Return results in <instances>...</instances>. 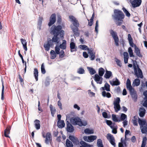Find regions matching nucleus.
I'll return each mask as SVG.
<instances>
[{
	"label": "nucleus",
	"mask_w": 147,
	"mask_h": 147,
	"mask_svg": "<svg viewBox=\"0 0 147 147\" xmlns=\"http://www.w3.org/2000/svg\"><path fill=\"white\" fill-rule=\"evenodd\" d=\"M133 68L134 75L137 77L138 78H136L134 80L133 82L132 85L134 86H137L140 85V80L138 78H143V73L138 65H137L136 66V65L134 64L133 65Z\"/></svg>",
	"instance_id": "f257e3e1"
},
{
	"label": "nucleus",
	"mask_w": 147,
	"mask_h": 147,
	"mask_svg": "<svg viewBox=\"0 0 147 147\" xmlns=\"http://www.w3.org/2000/svg\"><path fill=\"white\" fill-rule=\"evenodd\" d=\"M114 13L112 17L116 24L118 26L121 25L125 17L124 14L121 11L117 9H115Z\"/></svg>",
	"instance_id": "f03ea898"
},
{
	"label": "nucleus",
	"mask_w": 147,
	"mask_h": 147,
	"mask_svg": "<svg viewBox=\"0 0 147 147\" xmlns=\"http://www.w3.org/2000/svg\"><path fill=\"white\" fill-rule=\"evenodd\" d=\"M70 21L72 23L73 26H71V28L76 36H78L80 35L78 32V27L79 26V24L77 20L73 16H69Z\"/></svg>",
	"instance_id": "7ed1b4c3"
},
{
	"label": "nucleus",
	"mask_w": 147,
	"mask_h": 147,
	"mask_svg": "<svg viewBox=\"0 0 147 147\" xmlns=\"http://www.w3.org/2000/svg\"><path fill=\"white\" fill-rule=\"evenodd\" d=\"M57 36H58L54 35L51 40H48L47 42L44 44V47L46 51H48L49 50L50 47L53 45V42H56L57 44L58 43L59 38Z\"/></svg>",
	"instance_id": "20e7f679"
},
{
	"label": "nucleus",
	"mask_w": 147,
	"mask_h": 147,
	"mask_svg": "<svg viewBox=\"0 0 147 147\" xmlns=\"http://www.w3.org/2000/svg\"><path fill=\"white\" fill-rule=\"evenodd\" d=\"M62 26H56L55 25H53L51 28V32L55 36H58L59 34H60L61 37H63L64 34V31L61 30Z\"/></svg>",
	"instance_id": "39448f33"
},
{
	"label": "nucleus",
	"mask_w": 147,
	"mask_h": 147,
	"mask_svg": "<svg viewBox=\"0 0 147 147\" xmlns=\"http://www.w3.org/2000/svg\"><path fill=\"white\" fill-rule=\"evenodd\" d=\"M110 32L114 40L115 45L117 46H118L119 45V39L117 35V33L116 32H114L113 30H110Z\"/></svg>",
	"instance_id": "423d86ee"
},
{
	"label": "nucleus",
	"mask_w": 147,
	"mask_h": 147,
	"mask_svg": "<svg viewBox=\"0 0 147 147\" xmlns=\"http://www.w3.org/2000/svg\"><path fill=\"white\" fill-rule=\"evenodd\" d=\"M107 138L114 147H116V144L115 142V139L113 135L109 133L107 134Z\"/></svg>",
	"instance_id": "0eeeda50"
},
{
	"label": "nucleus",
	"mask_w": 147,
	"mask_h": 147,
	"mask_svg": "<svg viewBox=\"0 0 147 147\" xmlns=\"http://www.w3.org/2000/svg\"><path fill=\"white\" fill-rule=\"evenodd\" d=\"M70 121L74 125H77L80 126L82 125L81 120L79 117H76L73 119H71Z\"/></svg>",
	"instance_id": "6e6552de"
},
{
	"label": "nucleus",
	"mask_w": 147,
	"mask_h": 147,
	"mask_svg": "<svg viewBox=\"0 0 147 147\" xmlns=\"http://www.w3.org/2000/svg\"><path fill=\"white\" fill-rule=\"evenodd\" d=\"M97 136H84L83 139L86 141L89 142H92L96 139Z\"/></svg>",
	"instance_id": "1a4fd4ad"
},
{
	"label": "nucleus",
	"mask_w": 147,
	"mask_h": 147,
	"mask_svg": "<svg viewBox=\"0 0 147 147\" xmlns=\"http://www.w3.org/2000/svg\"><path fill=\"white\" fill-rule=\"evenodd\" d=\"M56 21V15L54 13L52 14L50 17L49 22L48 24L49 26L53 25Z\"/></svg>",
	"instance_id": "9d476101"
},
{
	"label": "nucleus",
	"mask_w": 147,
	"mask_h": 147,
	"mask_svg": "<svg viewBox=\"0 0 147 147\" xmlns=\"http://www.w3.org/2000/svg\"><path fill=\"white\" fill-rule=\"evenodd\" d=\"M127 138H125L124 140L123 139V138H121V142H119L118 144V147H127Z\"/></svg>",
	"instance_id": "9b49d317"
},
{
	"label": "nucleus",
	"mask_w": 147,
	"mask_h": 147,
	"mask_svg": "<svg viewBox=\"0 0 147 147\" xmlns=\"http://www.w3.org/2000/svg\"><path fill=\"white\" fill-rule=\"evenodd\" d=\"M141 0H134L133 1H130L132 7H139L141 4Z\"/></svg>",
	"instance_id": "f8f14e48"
},
{
	"label": "nucleus",
	"mask_w": 147,
	"mask_h": 147,
	"mask_svg": "<svg viewBox=\"0 0 147 147\" xmlns=\"http://www.w3.org/2000/svg\"><path fill=\"white\" fill-rule=\"evenodd\" d=\"M97 74L95 75L94 80L97 83L101 84L102 83V78Z\"/></svg>",
	"instance_id": "ddd939ff"
},
{
	"label": "nucleus",
	"mask_w": 147,
	"mask_h": 147,
	"mask_svg": "<svg viewBox=\"0 0 147 147\" xmlns=\"http://www.w3.org/2000/svg\"><path fill=\"white\" fill-rule=\"evenodd\" d=\"M110 84L112 86H118L120 84V82L117 78L115 79H113L112 81H109Z\"/></svg>",
	"instance_id": "4468645a"
},
{
	"label": "nucleus",
	"mask_w": 147,
	"mask_h": 147,
	"mask_svg": "<svg viewBox=\"0 0 147 147\" xmlns=\"http://www.w3.org/2000/svg\"><path fill=\"white\" fill-rule=\"evenodd\" d=\"M66 124L67 131L69 132H73L74 130L73 127L68 121H67Z\"/></svg>",
	"instance_id": "2eb2a0df"
},
{
	"label": "nucleus",
	"mask_w": 147,
	"mask_h": 147,
	"mask_svg": "<svg viewBox=\"0 0 147 147\" xmlns=\"http://www.w3.org/2000/svg\"><path fill=\"white\" fill-rule=\"evenodd\" d=\"M88 53L89 54V57L91 60H93L95 58V53L92 50H90L88 51Z\"/></svg>",
	"instance_id": "dca6fc26"
},
{
	"label": "nucleus",
	"mask_w": 147,
	"mask_h": 147,
	"mask_svg": "<svg viewBox=\"0 0 147 147\" xmlns=\"http://www.w3.org/2000/svg\"><path fill=\"white\" fill-rule=\"evenodd\" d=\"M51 134L49 132H47L46 134L45 142L47 144H49V142L51 140Z\"/></svg>",
	"instance_id": "f3484780"
},
{
	"label": "nucleus",
	"mask_w": 147,
	"mask_h": 147,
	"mask_svg": "<svg viewBox=\"0 0 147 147\" xmlns=\"http://www.w3.org/2000/svg\"><path fill=\"white\" fill-rule=\"evenodd\" d=\"M70 48L71 52H72L74 51H77V48L76 47L75 44L73 42H71L70 43Z\"/></svg>",
	"instance_id": "a211bd4d"
},
{
	"label": "nucleus",
	"mask_w": 147,
	"mask_h": 147,
	"mask_svg": "<svg viewBox=\"0 0 147 147\" xmlns=\"http://www.w3.org/2000/svg\"><path fill=\"white\" fill-rule=\"evenodd\" d=\"M134 52L138 56L140 57H142V55L140 53V50L137 47L136 45H135Z\"/></svg>",
	"instance_id": "6ab92c4d"
},
{
	"label": "nucleus",
	"mask_w": 147,
	"mask_h": 147,
	"mask_svg": "<svg viewBox=\"0 0 147 147\" xmlns=\"http://www.w3.org/2000/svg\"><path fill=\"white\" fill-rule=\"evenodd\" d=\"M112 76V73L111 71L107 70L106 71V73L104 76V77L106 79H109Z\"/></svg>",
	"instance_id": "aec40b11"
},
{
	"label": "nucleus",
	"mask_w": 147,
	"mask_h": 147,
	"mask_svg": "<svg viewBox=\"0 0 147 147\" xmlns=\"http://www.w3.org/2000/svg\"><path fill=\"white\" fill-rule=\"evenodd\" d=\"M34 125L36 129L38 130L40 128V122L39 120L36 119L34 121Z\"/></svg>",
	"instance_id": "412c9836"
},
{
	"label": "nucleus",
	"mask_w": 147,
	"mask_h": 147,
	"mask_svg": "<svg viewBox=\"0 0 147 147\" xmlns=\"http://www.w3.org/2000/svg\"><path fill=\"white\" fill-rule=\"evenodd\" d=\"M142 134H147V123L140 128Z\"/></svg>",
	"instance_id": "4be33fe9"
},
{
	"label": "nucleus",
	"mask_w": 147,
	"mask_h": 147,
	"mask_svg": "<svg viewBox=\"0 0 147 147\" xmlns=\"http://www.w3.org/2000/svg\"><path fill=\"white\" fill-rule=\"evenodd\" d=\"M23 45V47L25 51L27 50V42L25 40L23 39H20Z\"/></svg>",
	"instance_id": "5701e85b"
},
{
	"label": "nucleus",
	"mask_w": 147,
	"mask_h": 147,
	"mask_svg": "<svg viewBox=\"0 0 147 147\" xmlns=\"http://www.w3.org/2000/svg\"><path fill=\"white\" fill-rule=\"evenodd\" d=\"M65 124L63 120L58 121L57 123V125L59 128H62L65 126Z\"/></svg>",
	"instance_id": "b1692460"
},
{
	"label": "nucleus",
	"mask_w": 147,
	"mask_h": 147,
	"mask_svg": "<svg viewBox=\"0 0 147 147\" xmlns=\"http://www.w3.org/2000/svg\"><path fill=\"white\" fill-rule=\"evenodd\" d=\"M69 138L74 144H77L78 142V139L73 136H69Z\"/></svg>",
	"instance_id": "393cba45"
},
{
	"label": "nucleus",
	"mask_w": 147,
	"mask_h": 147,
	"mask_svg": "<svg viewBox=\"0 0 147 147\" xmlns=\"http://www.w3.org/2000/svg\"><path fill=\"white\" fill-rule=\"evenodd\" d=\"M110 87L109 85L106 83L105 84L104 87H101L100 89H102L103 90H105L107 91H110Z\"/></svg>",
	"instance_id": "a878e982"
},
{
	"label": "nucleus",
	"mask_w": 147,
	"mask_h": 147,
	"mask_svg": "<svg viewBox=\"0 0 147 147\" xmlns=\"http://www.w3.org/2000/svg\"><path fill=\"white\" fill-rule=\"evenodd\" d=\"M140 113L139 115L141 117H143L146 112V110L144 108H141L139 109Z\"/></svg>",
	"instance_id": "bb28decb"
},
{
	"label": "nucleus",
	"mask_w": 147,
	"mask_h": 147,
	"mask_svg": "<svg viewBox=\"0 0 147 147\" xmlns=\"http://www.w3.org/2000/svg\"><path fill=\"white\" fill-rule=\"evenodd\" d=\"M60 48L63 50L65 49L66 48V42L65 40H63L62 44L59 46Z\"/></svg>",
	"instance_id": "cd10ccee"
},
{
	"label": "nucleus",
	"mask_w": 147,
	"mask_h": 147,
	"mask_svg": "<svg viewBox=\"0 0 147 147\" xmlns=\"http://www.w3.org/2000/svg\"><path fill=\"white\" fill-rule=\"evenodd\" d=\"M112 119L115 122H120L121 121L120 119L116 117V115L114 114H112Z\"/></svg>",
	"instance_id": "c85d7f7f"
},
{
	"label": "nucleus",
	"mask_w": 147,
	"mask_h": 147,
	"mask_svg": "<svg viewBox=\"0 0 147 147\" xmlns=\"http://www.w3.org/2000/svg\"><path fill=\"white\" fill-rule=\"evenodd\" d=\"M10 128V127H7L4 131V136L6 137H9L8 134L9 133Z\"/></svg>",
	"instance_id": "c756f323"
},
{
	"label": "nucleus",
	"mask_w": 147,
	"mask_h": 147,
	"mask_svg": "<svg viewBox=\"0 0 147 147\" xmlns=\"http://www.w3.org/2000/svg\"><path fill=\"white\" fill-rule=\"evenodd\" d=\"M102 96L104 97H107L108 98H110L111 95L109 92H106L105 91H103L102 93Z\"/></svg>",
	"instance_id": "7c9ffc66"
},
{
	"label": "nucleus",
	"mask_w": 147,
	"mask_h": 147,
	"mask_svg": "<svg viewBox=\"0 0 147 147\" xmlns=\"http://www.w3.org/2000/svg\"><path fill=\"white\" fill-rule=\"evenodd\" d=\"M34 75L36 81H37L38 80V69L36 68H34Z\"/></svg>",
	"instance_id": "2f4dec72"
},
{
	"label": "nucleus",
	"mask_w": 147,
	"mask_h": 147,
	"mask_svg": "<svg viewBox=\"0 0 147 147\" xmlns=\"http://www.w3.org/2000/svg\"><path fill=\"white\" fill-rule=\"evenodd\" d=\"M81 146L80 147H91V145L87 144L85 142L82 141L80 142Z\"/></svg>",
	"instance_id": "473e14b6"
},
{
	"label": "nucleus",
	"mask_w": 147,
	"mask_h": 147,
	"mask_svg": "<svg viewBox=\"0 0 147 147\" xmlns=\"http://www.w3.org/2000/svg\"><path fill=\"white\" fill-rule=\"evenodd\" d=\"M84 132L86 134H90L94 133V130L92 129L88 128L84 130Z\"/></svg>",
	"instance_id": "72a5a7b5"
},
{
	"label": "nucleus",
	"mask_w": 147,
	"mask_h": 147,
	"mask_svg": "<svg viewBox=\"0 0 147 147\" xmlns=\"http://www.w3.org/2000/svg\"><path fill=\"white\" fill-rule=\"evenodd\" d=\"M56 53L54 50H51L50 52L51 58L52 59L55 58L56 57Z\"/></svg>",
	"instance_id": "f704fd0d"
},
{
	"label": "nucleus",
	"mask_w": 147,
	"mask_h": 147,
	"mask_svg": "<svg viewBox=\"0 0 147 147\" xmlns=\"http://www.w3.org/2000/svg\"><path fill=\"white\" fill-rule=\"evenodd\" d=\"M79 47L81 49L87 50L88 51L90 50L89 48L86 45H80L79 46Z\"/></svg>",
	"instance_id": "c9c22d12"
},
{
	"label": "nucleus",
	"mask_w": 147,
	"mask_h": 147,
	"mask_svg": "<svg viewBox=\"0 0 147 147\" xmlns=\"http://www.w3.org/2000/svg\"><path fill=\"white\" fill-rule=\"evenodd\" d=\"M138 123L140 125V128L141 127V126L142 127L144 125H145V124H146V123H147L145 120H142L140 118L138 119Z\"/></svg>",
	"instance_id": "e433bc0d"
},
{
	"label": "nucleus",
	"mask_w": 147,
	"mask_h": 147,
	"mask_svg": "<svg viewBox=\"0 0 147 147\" xmlns=\"http://www.w3.org/2000/svg\"><path fill=\"white\" fill-rule=\"evenodd\" d=\"M105 72L104 69L102 68H100L98 69V74L100 76H102Z\"/></svg>",
	"instance_id": "4c0bfd02"
},
{
	"label": "nucleus",
	"mask_w": 147,
	"mask_h": 147,
	"mask_svg": "<svg viewBox=\"0 0 147 147\" xmlns=\"http://www.w3.org/2000/svg\"><path fill=\"white\" fill-rule=\"evenodd\" d=\"M66 147H73V145L72 142L68 139H67L66 142Z\"/></svg>",
	"instance_id": "58836bf2"
},
{
	"label": "nucleus",
	"mask_w": 147,
	"mask_h": 147,
	"mask_svg": "<svg viewBox=\"0 0 147 147\" xmlns=\"http://www.w3.org/2000/svg\"><path fill=\"white\" fill-rule=\"evenodd\" d=\"M87 68L89 70L90 74L93 75L96 73L95 70L92 67H87Z\"/></svg>",
	"instance_id": "ea45409f"
},
{
	"label": "nucleus",
	"mask_w": 147,
	"mask_h": 147,
	"mask_svg": "<svg viewBox=\"0 0 147 147\" xmlns=\"http://www.w3.org/2000/svg\"><path fill=\"white\" fill-rule=\"evenodd\" d=\"M114 107L115 110V111L116 112H117L120 109V106L119 104H114Z\"/></svg>",
	"instance_id": "a19ab883"
},
{
	"label": "nucleus",
	"mask_w": 147,
	"mask_h": 147,
	"mask_svg": "<svg viewBox=\"0 0 147 147\" xmlns=\"http://www.w3.org/2000/svg\"><path fill=\"white\" fill-rule=\"evenodd\" d=\"M97 145L98 147H103L102 141L101 139H100L97 140Z\"/></svg>",
	"instance_id": "79ce46f5"
},
{
	"label": "nucleus",
	"mask_w": 147,
	"mask_h": 147,
	"mask_svg": "<svg viewBox=\"0 0 147 147\" xmlns=\"http://www.w3.org/2000/svg\"><path fill=\"white\" fill-rule=\"evenodd\" d=\"M132 123L134 125L138 126V119L136 116H134L132 120Z\"/></svg>",
	"instance_id": "37998d69"
},
{
	"label": "nucleus",
	"mask_w": 147,
	"mask_h": 147,
	"mask_svg": "<svg viewBox=\"0 0 147 147\" xmlns=\"http://www.w3.org/2000/svg\"><path fill=\"white\" fill-rule=\"evenodd\" d=\"M127 88L129 90L130 95L136 92V91L135 90L134 88H132V86Z\"/></svg>",
	"instance_id": "c03bdc74"
},
{
	"label": "nucleus",
	"mask_w": 147,
	"mask_h": 147,
	"mask_svg": "<svg viewBox=\"0 0 147 147\" xmlns=\"http://www.w3.org/2000/svg\"><path fill=\"white\" fill-rule=\"evenodd\" d=\"M128 51L129 53V56L130 57H132L134 56L133 55V50L131 47H129V48Z\"/></svg>",
	"instance_id": "a18cd8bd"
},
{
	"label": "nucleus",
	"mask_w": 147,
	"mask_h": 147,
	"mask_svg": "<svg viewBox=\"0 0 147 147\" xmlns=\"http://www.w3.org/2000/svg\"><path fill=\"white\" fill-rule=\"evenodd\" d=\"M127 115L124 113H122L121 115L120 120L121 121H124L127 119Z\"/></svg>",
	"instance_id": "49530a36"
},
{
	"label": "nucleus",
	"mask_w": 147,
	"mask_h": 147,
	"mask_svg": "<svg viewBox=\"0 0 147 147\" xmlns=\"http://www.w3.org/2000/svg\"><path fill=\"white\" fill-rule=\"evenodd\" d=\"M60 47L59 46L57 45L55 48V52L57 54L60 53Z\"/></svg>",
	"instance_id": "de8ad7c7"
},
{
	"label": "nucleus",
	"mask_w": 147,
	"mask_h": 147,
	"mask_svg": "<svg viewBox=\"0 0 147 147\" xmlns=\"http://www.w3.org/2000/svg\"><path fill=\"white\" fill-rule=\"evenodd\" d=\"M122 9L124 13H125L126 16L128 17H129L130 16V14L127 10L124 7Z\"/></svg>",
	"instance_id": "09e8293b"
},
{
	"label": "nucleus",
	"mask_w": 147,
	"mask_h": 147,
	"mask_svg": "<svg viewBox=\"0 0 147 147\" xmlns=\"http://www.w3.org/2000/svg\"><path fill=\"white\" fill-rule=\"evenodd\" d=\"M41 69L42 73L43 74H45L46 73V71L45 69L44 64L43 63H42L41 65Z\"/></svg>",
	"instance_id": "8fccbe9b"
},
{
	"label": "nucleus",
	"mask_w": 147,
	"mask_h": 147,
	"mask_svg": "<svg viewBox=\"0 0 147 147\" xmlns=\"http://www.w3.org/2000/svg\"><path fill=\"white\" fill-rule=\"evenodd\" d=\"M131 95L134 100V101H136L137 99V96L136 92L132 94H131Z\"/></svg>",
	"instance_id": "3c124183"
},
{
	"label": "nucleus",
	"mask_w": 147,
	"mask_h": 147,
	"mask_svg": "<svg viewBox=\"0 0 147 147\" xmlns=\"http://www.w3.org/2000/svg\"><path fill=\"white\" fill-rule=\"evenodd\" d=\"M126 85L127 88H128L129 87L132 86L131 85L130 81L129 78H128L127 80L126 83Z\"/></svg>",
	"instance_id": "603ef678"
},
{
	"label": "nucleus",
	"mask_w": 147,
	"mask_h": 147,
	"mask_svg": "<svg viewBox=\"0 0 147 147\" xmlns=\"http://www.w3.org/2000/svg\"><path fill=\"white\" fill-rule=\"evenodd\" d=\"M77 72L80 74H83L84 73V70L83 68H80L78 70Z\"/></svg>",
	"instance_id": "864d4df0"
},
{
	"label": "nucleus",
	"mask_w": 147,
	"mask_h": 147,
	"mask_svg": "<svg viewBox=\"0 0 147 147\" xmlns=\"http://www.w3.org/2000/svg\"><path fill=\"white\" fill-rule=\"evenodd\" d=\"M59 54V57L60 58H63L65 56L64 51L63 50H61L60 52V53Z\"/></svg>",
	"instance_id": "5fc2aeb1"
},
{
	"label": "nucleus",
	"mask_w": 147,
	"mask_h": 147,
	"mask_svg": "<svg viewBox=\"0 0 147 147\" xmlns=\"http://www.w3.org/2000/svg\"><path fill=\"white\" fill-rule=\"evenodd\" d=\"M120 98L119 97H117L115 101L114 102L113 104H119V103L120 102Z\"/></svg>",
	"instance_id": "6e6d98bb"
},
{
	"label": "nucleus",
	"mask_w": 147,
	"mask_h": 147,
	"mask_svg": "<svg viewBox=\"0 0 147 147\" xmlns=\"http://www.w3.org/2000/svg\"><path fill=\"white\" fill-rule=\"evenodd\" d=\"M4 86L3 84H2V92H1V99L2 100H3L4 99Z\"/></svg>",
	"instance_id": "4d7b16f0"
},
{
	"label": "nucleus",
	"mask_w": 147,
	"mask_h": 147,
	"mask_svg": "<svg viewBox=\"0 0 147 147\" xmlns=\"http://www.w3.org/2000/svg\"><path fill=\"white\" fill-rule=\"evenodd\" d=\"M98 20H97L96 21V26H95V32H96L97 33L98 32Z\"/></svg>",
	"instance_id": "13d9d810"
},
{
	"label": "nucleus",
	"mask_w": 147,
	"mask_h": 147,
	"mask_svg": "<svg viewBox=\"0 0 147 147\" xmlns=\"http://www.w3.org/2000/svg\"><path fill=\"white\" fill-rule=\"evenodd\" d=\"M144 101L142 104V105L144 107L147 108V98H144Z\"/></svg>",
	"instance_id": "bf43d9fd"
},
{
	"label": "nucleus",
	"mask_w": 147,
	"mask_h": 147,
	"mask_svg": "<svg viewBox=\"0 0 147 147\" xmlns=\"http://www.w3.org/2000/svg\"><path fill=\"white\" fill-rule=\"evenodd\" d=\"M39 20L38 21V26H39V30H40V26L42 24V17L40 18Z\"/></svg>",
	"instance_id": "052dcab7"
},
{
	"label": "nucleus",
	"mask_w": 147,
	"mask_h": 147,
	"mask_svg": "<svg viewBox=\"0 0 147 147\" xmlns=\"http://www.w3.org/2000/svg\"><path fill=\"white\" fill-rule=\"evenodd\" d=\"M106 123L110 127L111 126V125H112V122L110 120H106Z\"/></svg>",
	"instance_id": "680f3d73"
},
{
	"label": "nucleus",
	"mask_w": 147,
	"mask_h": 147,
	"mask_svg": "<svg viewBox=\"0 0 147 147\" xmlns=\"http://www.w3.org/2000/svg\"><path fill=\"white\" fill-rule=\"evenodd\" d=\"M124 58H129V55L128 53L126 52H125L123 53Z\"/></svg>",
	"instance_id": "e2e57ef3"
},
{
	"label": "nucleus",
	"mask_w": 147,
	"mask_h": 147,
	"mask_svg": "<svg viewBox=\"0 0 147 147\" xmlns=\"http://www.w3.org/2000/svg\"><path fill=\"white\" fill-rule=\"evenodd\" d=\"M87 124V121H81V125L80 126H85Z\"/></svg>",
	"instance_id": "0e129e2a"
},
{
	"label": "nucleus",
	"mask_w": 147,
	"mask_h": 147,
	"mask_svg": "<svg viewBox=\"0 0 147 147\" xmlns=\"http://www.w3.org/2000/svg\"><path fill=\"white\" fill-rule=\"evenodd\" d=\"M102 115L105 118H108L107 113L105 112H104L102 113Z\"/></svg>",
	"instance_id": "69168bd1"
},
{
	"label": "nucleus",
	"mask_w": 147,
	"mask_h": 147,
	"mask_svg": "<svg viewBox=\"0 0 147 147\" xmlns=\"http://www.w3.org/2000/svg\"><path fill=\"white\" fill-rule=\"evenodd\" d=\"M115 61L117 63V64L120 67L121 66V63L120 61L118 59H116Z\"/></svg>",
	"instance_id": "338daca9"
},
{
	"label": "nucleus",
	"mask_w": 147,
	"mask_h": 147,
	"mask_svg": "<svg viewBox=\"0 0 147 147\" xmlns=\"http://www.w3.org/2000/svg\"><path fill=\"white\" fill-rule=\"evenodd\" d=\"M128 39L129 42L133 41V39L130 34H128Z\"/></svg>",
	"instance_id": "774afa93"
}]
</instances>
